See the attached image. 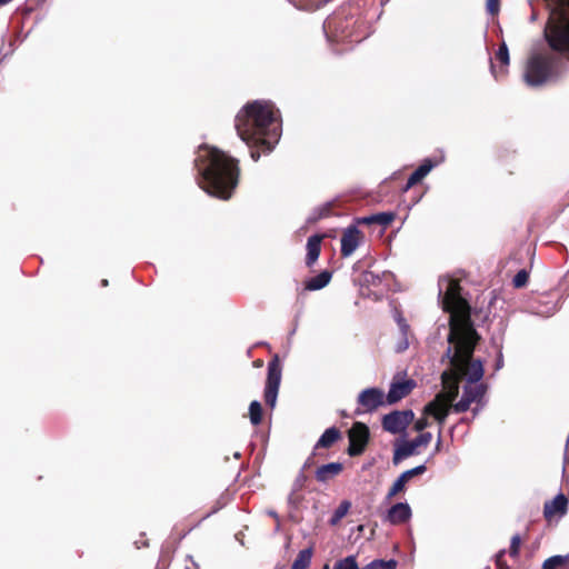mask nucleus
<instances>
[{"label":"nucleus","mask_w":569,"mask_h":569,"mask_svg":"<svg viewBox=\"0 0 569 569\" xmlns=\"http://www.w3.org/2000/svg\"><path fill=\"white\" fill-rule=\"evenodd\" d=\"M234 127L240 139L250 148L252 160L258 161L261 154L270 153L280 139V112L271 101L254 100L239 110Z\"/></svg>","instance_id":"obj_1"},{"label":"nucleus","mask_w":569,"mask_h":569,"mask_svg":"<svg viewBox=\"0 0 569 569\" xmlns=\"http://www.w3.org/2000/svg\"><path fill=\"white\" fill-rule=\"evenodd\" d=\"M445 357L449 359L450 368L441 375L443 391L439 392L432 401L425 407V415L432 416L440 425H443L449 415L452 402L459 393V381L478 382L483 377V365L473 356L452 352L448 347Z\"/></svg>","instance_id":"obj_2"},{"label":"nucleus","mask_w":569,"mask_h":569,"mask_svg":"<svg viewBox=\"0 0 569 569\" xmlns=\"http://www.w3.org/2000/svg\"><path fill=\"white\" fill-rule=\"evenodd\" d=\"M200 187L210 196L228 200L238 186V160L218 148L202 144L194 159Z\"/></svg>","instance_id":"obj_3"},{"label":"nucleus","mask_w":569,"mask_h":569,"mask_svg":"<svg viewBox=\"0 0 569 569\" xmlns=\"http://www.w3.org/2000/svg\"><path fill=\"white\" fill-rule=\"evenodd\" d=\"M442 309L450 313L448 343L452 352L473 356L480 339L470 320V306L461 296L458 280L451 279L442 297Z\"/></svg>","instance_id":"obj_4"},{"label":"nucleus","mask_w":569,"mask_h":569,"mask_svg":"<svg viewBox=\"0 0 569 569\" xmlns=\"http://www.w3.org/2000/svg\"><path fill=\"white\" fill-rule=\"evenodd\" d=\"M549 19L545 37L549 47L558 52L569 51V0H546Z\"/></svg>","instance_id":"obj_5"},{"label":"nucleus","mask_w":569,"mask_h":569,"mask_svg":"<svg viewBox=\"0 0 569 569\" xmlns=\"http://www.w3.org/2000/svg\"><path fill=\"white\" fill-rule=\"evenodd\" d=\"M558 77V63L552 56L538 53L529 58L525 72L527 84L540 87Z\"/></svg>","instance_id":"obj_6"},{"label":"nucleus","mask_w":569,"mask_h":569,"mask_svg":"<svg viewBox=\"0 0 569 569\" xmlns=\"http://www.w3.org/2000/svg\"><path fill=\"white\" fill-rule=\"evenodd\" d=\"M391 403V389L387 395L381 389L368 388L360 392L358 396V408L355 410V415H361L363 412H371L377 410L385 403Z\"/></svg>","instance_id":"obj_7"},{"label":"nucleus","mask_w":569,"mask_h":569,"mask_svg":"<svg viewBox=\"0 0 569 569\" xmlns=\"http://www.w3.org/2000/svg\"><path fill=\"white\" fill-rule=\"evenodd\" d=\"M281 382V365L276 355L268 363V373L264 387V401L271 409L276 406Z\"/></svg>","instance_id":"obj_8"},{"label":"nucleus","mask_w":569,"mask_h":569,"mask_svg":"<svg viewBox=\"0 0 569 569\" xmlns=\"http://www.w3.org/2000/svg\"><path fill=\"white\" fill-rule=\"evenodd\" d=\"M348 455L356 457L361 455L369 441V428L362 422H355L348 431Z\"/></svg>","instance_id":"obj_9"},{"label":"nucleus","mask_w":569,"mask_h":569,"mask_svg":"<svg viewBox=\"0 0 569 569\" xmlns=\"http://www.w3.org/2000/svg\"><path fill=\"white\" fill-rule=\"evenodd\" d=\"M338 29L341 31L342 38L350 39V41L359 42L367 37L365 20L353 16L341 19Z\"/></svg>","instance_id":"obj_10"},{"label":"nucleus","mask_w":569,"mask_h":569,"mask_svg":"<svg viewBox=\"0 0 569 569\" xmlns=\"http://www.w3.org/2000/svg\"><path fill=\"white\" fill-rule=\"evenodd\" d=\"M363 239V234L356 226L348 227L341 237V256L342 257H349L351 256L358 246L360 244L361 240Z\"/></svg>","instance_id":"obj_11"},{"label":"nucleus","mask_w":569,"mask_h":569,"mask_svg":"<svg viewBox=\"0 0 569 569\" xmlns=\"http://www.w3.org/2000/svg\"><path fill=\"white\" fill-rule=\"evenodd\" d=\"M568 511V498L563 493L557 495L552 500L546 501L543 506V517L551 521L555 517H562Z\"/></svg>","instance_id":"obj_12"},{"label":"nucleus","mask_w":569,"mask_h":569,"mask_svg":"<svg viewBox=\"0 0 569 569\" xmlns=\"http://www.w3.org/2000/svg\"><path fill=\"white\" fill-rule=\"evenodd\" d=\"M323 238V234H313L308 238L306 256V266L308 268H311L318 260L321 252V241Z\"/></svg>","instance_id":"obj_13"},{"label":"nucleus","mask_w":569,"mask_h":569,"mask_svg":"<svg viewBox=\"0 0 569 569\" xmlns=\"http://www.w3.org/2000/svg\"><path fill=\"white\" fill-rule=\"evenodd\" d=\"M427 468L425 465L417 466L412 469H409L405 472H402L398 479L393 482V496L398 495L399 492L403 491L406 488V485L415 477L421 476L426 472Z\"/></svg>","instance_id":"obj_14"},{"label":"nucleus","mask_w":569,"mask_h":569,"mask_svg":"<svg viewBox=\"0 0 569 569\" xmlns=\"http://www.w3.org/2000/svg\"><path fill=\"white\" fill-rule=\"evenodd\" d=\"M435 167V162L430 159H426L408 178L402 191L406 192L412 186L419 183Z\"/></svg>","instance_id":"obj_15"},{"label":"nucleus","mask_w":569,"mask_h":569,"mask_svg":"<svg viewBox=\"0 0 569 569\" xmlns=\"http://www.w3.org/2000/svg\"><path fill=\"white\" fill-rule=\"evenodd\" d=\"M343 466L340 462H330L320 466L316 470V479L319 482H327L341 473Z\"/></svg>","instance_id":"obj_16"},{"label":"nucleus","mask_w":569,"mask_h":569,"mask_svg":"<svg viewBox=\"0 0 569 569\" xmlns=\"http://www.w3.org/2000/svg\"><path fill=\"white\" fill-rule=\"evenodd\" d=\"M395 316L397 325L402 336V339L397 345V351L401 352L409 347L410 341L413 339V335L411 333L410 327L407 323L406 319L398 312V310H395Z\"/></svg>","instance_id":"obj_17"},{"label":"nucleus","mask_w":569,"mask_h":569,"mask_svg":"<svg viewBox=\"0 0 569 569\" xmlns=\"http://www.w3.org/2000/svg\"><path fill=\"white\" fill-rule=\"evenodd\" d=\"M495 60L500 63L501 68L499 73L496 70V64L491 60V71L496 79L499 78V76H505L507 73V67L509 66L510 58H509V50L505 42H502L499 46L498 51L496 52Z\"/></svg>","instance_id":"obj_18"},{"label":"nucleus","mask_w":569,"mask_h":569,"mask_svg":"<svg viewBox=\"0 0 569 569\" xmlns=\"http://www.w3.org/2000/svg\"><path fill=\"white\" fill-rule=\"evenodd\" d=\"M340 439H341V432L338 428H336V427L328 428L321 435L319 440L317 441L313 450L317 451L318 449H321V448L329 449ZM313 455H316V452H313Z\"/></svg>","instance_id":"obj_19"},{"label":"nucleus","mask_w":569,"mask_h":569,"mask_svg":"<svg viewBox=\"0 0 569 569\" xmlns=\"http://www.w3.org/2000/svg\"><path fill=\"white\" fill-rule=\"evenodd\" d=\"M418 448L419 446L415 439L410 441H403L402 443L398 445L393 451V465H397L401 460L418 453Z\"/></svg>","instance_id":"obj_20"},{"label":"nucleus","mask_w":569,"mask_h":569,"mask_svg":"<svg viewBox=\"0 0 569 569\" xmlns=\"http://www.w3.org/2000/svg\"><path fill=\"white\" fill-rule=\"evenodd\" d=\"M331 278H332V271L323 270L318 276L312 277L305 282V290H307V291L320 290L329 284Z\"/></svg>","instance_id":"obj_21"},{"label":"nucleus","mask_w":569,"mask_h":569,"mask_svg":"<svg viewBox=\"0 0 569 569\" xmlns=\"http://www.w3.org/2000/svg\"><path fill=\"white\" fill-rule=\"evenodd\" d=\"M357 222L359 224H368V226L379 224L382 228H386L389 224H391V212L387 211V212H380V213H375L371 216L358 218Z\"/></svg>","instance_id":"obj_22"},{"label":"nucleus","mask_w":569,"mask_h":569,"mask_svg":"<svg viewBox=\"0 0 569 569\" xmlns=\"http://www.w3.org/2000/svg\"><path fill=\"white\" fill-rule=\"evenodd\" d=\"M416 386L417 383L413 379L393 380V403L407 397Z\"/></svg>","instance_id":"obj_23"},{"label":"nucleus","mask_w":569,"mask_h":569,"mask_svg":"<svg viewBox=\"0 0 569 569\" xmlns=\"http://www.w3.org/2000/svg\"><path fill=\"white\" fill-rule=\"evenodd\" d=\"M411 410L396 411L393 410V433L403 431L413 420Z\"/></svg>","instance_id":"obj_24"},{"label":"nucleus","mask_w":569,"mask_h":569,"mask_svg":"<svg viewBox=\"0 0 569 569\" xmlns=\"http://www.w3.org/2000/svg\"><path fill=\"white\" fill-rule=\"evenodd\" d=\"M312 549L307 548L300 550L297 558L291 565V569H308L311 563Z\"/></svg>","instance_id":"obj_25"},{"label":"nucleus","mask_w":569,"mask_h":569,"mask_svg":"<svg viewBox=\"0 0 569 569\" xmlns=\"http://www.w3.org/2000/svg\"><path fill=\"white\" fill-rule=\"evenodd\" d=\"M411 517V509L409 505L398 502L393 503V523L406 522Z\"/></svg>","instance_id":"obj_26"},{"label":"nucleus","mask_w":569,"mask_h":569,"mask_svg":"<svg viewBox=\"0 0 569 569\" xmlns=\"http://www.w3.org/2000/svg\"><path fill=\"white\" fill-rule=\"evenodd\" d=\"M336 207L335 202H326L318 207L312 216L309 218L310 222H317L321 219L328 218L333 214V208Z\"/></svg>","instance_id":"obj_27"},{"label":"nucleus","mask_w":569,"mask_h":569,"mask_svg":"<svg viewBox=\"0 0 569 569\" xmlns=\"http://www.w3.org/2000/svg\"><path fill=\"white\" fill-rule=\"evenodd\" d=\"M569 566V555L552 556L542 563V569H560Z\"/></svg>","instance_id":"obj_28"},{"label":"nucleus","mask_w":569,"mask_h":569,"mask_svg":"<svg viewBox=\"0 0 569 569\" xmlns=\"http://www.w3.org/2000/svg\"><path fill=\"white\" fill-rule=\"evenodd\" d=\"M473 382H469V385L465 386L463 393L467 396L472 402L480 400L485 392L486 387L483 385H475Z\"/></svg>","instance_id":"obj_29"},{"label":"nucleus","mask_w":569,"mask_h":569,"mask_svg":"<svg viewBox=\"0 0 569 569\" xmlns=\"http://www.w3.org/2000/svg\"><path fill=\"white\" fill-rule=\"evenodd\" d=\"M262 415H263V410H262L261 403L257 400H253L249 406L250 422L253 426L260 425L262 421Z\"/></svg>","instance_id":"obj_30"},{"label":"nucleus","mask_w":569,"mask_h":569,"mask_svg":"<svg viewBox=\"0 0 569 569\" xmlns=\"http://www.w3.org/2000/svg\"><path fill=\"white\" fill-rule=\"evenodd\" d=\"M351 507V503L348 500H343L335 510L330 523L331 525H338L341 519L348 513L349 509Z\"/></svg>","instance_id":"obj_31"},{"label":"nucleus","mask_w":569,"mask_h":569,"mask_svg":"<svg viewBox=\"0 0 569 569\" xmlns=\"http://www.w3.org/2000/svg\"><path fill=\"white\" fill-rule=\"evenodd\" d=\"M333 569H360L356 557L355 556H348L345 559H341L337 561L333 566Z\"/></svg>","instance_id":"obj_32"},{"label":"nucleus","mask_w":569,"mask_h":569,"mask_svg":"<svg viewBox=\"0 0 569 569\" xmlns=\"http://www.w3.org/2000/svg\"><path fill=\"white\" fill-rule=\"evenodd\" d=\"M529 280V273L522 269V270H519L516 276L513 277L512 279V284L515 288H522L527 284Z\"/></svg>","instance_id":"obj_33"},{"label":"nucleus","mask_w":569,"mask_h":569,"mask_svg":"<svg viewBox=\"0 0 569 569\" xmlns=\"http://www.w3.org/2000/svg\"><path fill=\"white\" fill-rule=\"evenodd\" d=\"M471 403H472V401L463 393L461 399L457 403L452 402L451 408L456 412L461 413V412H466L470 408Z\"/></svg>","instance_id":"obj_34"},{"label":"nucleus","mask_w":569,"mask_h":569,"mask_svg":"<svg viewBox=\"0 0 569 569\" xmlns=\"http://www.w3.org/2000/svg\"><path fill=\"white\" fill-rule=\"evenodd\" d=\"M360 569H391V560H373L369 565Z\"/></svg>","instance_id":"obj_35"},{"label":"nucleus","mask_w":569,"mask_h":569,"mask_svg":"<svg viewBox=\"0 0 569 569\" xmlns=\"http://www.w3.org/2000/svg\"><path fill=\"white\" fill-rule=\"evenodd\" d=\"M520 545H521L520 536L515 535L511 538V545H510V549H509V553L511 557H517L519 555Z\"/></svg>","instance_id":"obj_36"},{"label":"nucleus","mask_w":569,"mask_h":569,"mask_svg":"<svg viewBox=\"0 0 569 569\" xmlns=\"http://www.w3.org/2000/svg\"><path fill=\"white\" fill-rule=\"evenodd\" d=\"M486 7L489 14L496 16L500 10V0H487Z\"/></svg>","instance_id":"obj_37"},{"label":"nucleus","mask_w":569,"mask_h":569,"mask_svg":"<svg viewBox=\"0 0 569 569\" xmlns=\"http://www.w3.org/2000/svg\"><path fill=\"white\" fill-rule=\"evenodd\" d=\"M431 438H432V436L430 432H425V433H420L417 438H415V440L417 441L419 447H421V446L426 447L431 441Z\"/></svg>","instance_id":"obj_38"},{"label":"nucleus","mask_w":569,"mask_h":569,"mask_svg":"<svg viewBox=\"0 0 569 569\" xmlns=\"http://www.w3.org/2000/svg\"><path fill=\"white\" fill-rule=\"evenodd\" d=\"M496 566H497V569H509L507 562L505 561V550H501L496 556Z\"/></svg>","instance_id":"obj_39"},{"label":"nucleus","mask_w":569,"mask_h":569,"mask_svg":"<svg viewBox=\"0 0 569 569\" xmlns=\"http://www.w3.org/2000/svg\"><path fill=\"white\" fill-rule=\"evenodd\" d=\"M382 428L386 431L391 432V413H388V415L383 416V418H382Z\"/></svg>","instance_id":"obj_40"},{"label":"nucleus","mask_w":569,"mask_h":569,"mask_svg":"<svg viewBox=\"0 0 569 569\" xmlns=\"http://www.w3.org/2000/svg\"><path fill=\"white\" fill-rule=\"evenodd\" d=\"M426 427H427V419L426 418H421V419L417 420L416 423H415V429L417 431H422Z\"/></svg>","instance_id":"obj_41"},{"label":"nucleus","mask_w":569,"mask_h":569,"mask_svg":"<svg viewBox=\"0 0 569 569\" xmlns=\"http://www.w3.org/2000/svg\"><path fill=\"white\" fill-rule=\"evenodd\" d=\"M502 365H503L502 355L499 353V358L497 360L496 369L497 370L500 369L502 367Z\"/></svg>","instance_id":"obj_42"},{"label":"nucleus","mask_w":569,"mask_h":569,"mask_svg":"<svg viewBox=\"0 0 569 569\" xmlns=\"http://www.w3.org/2000/svg\"><path fill=\"white\" fill-rule=\"evenodd\" d=\"M386 518L391 520V507L385 510Z\"/></svg>","instance_id":"obj_43"},{"label":"nucleus","mask_w":569,"mask_h":569,"mask_svg":"<svg viewBox=\"0 0 569 569\" xmlns=\"http://www.w3.org/2000/svg\"><path fill=\"white\" fill-rule=\"evenodd\" d=\"M440 447H441V439L439 438L438 442L436 445V451L440 450Z\"/></svg>","instance_id":"obj_44"},{"label":"nucleus","mask_w":569,"mask_h":569,"mask_svg":"<svg viewBox=\"0 0 569 569\" xmlns=\"http://www.w3.org/2000/svg\"><path fill=\"white\" fill-rule=\"evenodd\" d=\"M109 284V281L107 279L101 280V286L107 287Z\"/></svg>","instance_id":"obj_45"},{"label":"nucleus","mask_w":569,"mask_h":569,"mask_svg":"<svg viewBox=\"0 0 569 569\" xmlns=\"http://www.w3.org/2000/svg\"><path fill=\"white\" fill-rule=\"evenodd\" d=\"M386 498H387V499H390V498H391V488H390V489H389V491L387 492Z\"/></svg>","instance_id":"obj_46"},{"label":"nucleus","mask_w":569,"mask_h":569,"mask_svg":"<svg viewBox=\"0 0 569 569\" xmlns=\"http://www.w3.org/2000/svg\"><path fill=\"white\" fill-rule=\"evenodd\" d=\"M11 0H0V4H7L8 2H10Z\"/></svg>","instance_id":"obj_47"},{"label":"nucleus","mask_w":569,"mask_h":569,"mask_svg":"<svg viewBox=\"0 0 569 569\" xmlns=\"http://www.w3.org/2000/svg\"><path fill=\"white\" fill-rule=\"evenodd\" d=\"M310 460H311V458H309V459L306 461L305 467H307V466L310 463Z\"/></svg>","instance_id":"obj_48"},{"label":"nucleus","mask_w":569,"mask_h":569,"mask_svg":"<svg viewBox=\"0 0 569 569\" xmlns=\"http://www.w3.org/2000/svg\"><path fill=\"white\" fill-rule=\"evenodd\" d=\"M392 566H393V569H395V568H396V566H397L396 560H393Z\"/></svg>","instance_id":"obj_49"}]
</instances>
